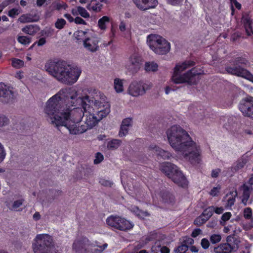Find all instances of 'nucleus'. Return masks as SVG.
Listing matches in <instances>:
<instances>
[{"mask_svg": "<svg viewBox=\"0 0 253 253\" xmlns=\"http://www.w3.org/2000/svg\"><path fill=\"white\" fill-rule=\"evenodd\" d=\"M106 96L94 88L61 89L45 103L44 113L50 123L65 126L72 135L92 128L110 112Z\"/></svg>", "mask_w": 253, "mask_h": 253, "instance_id": "1", "label": "nucleus"}, {"mask_svg": "<svg viewBox=\"0 0 253 253\" xmlns=\"http://www.w3.org/2000/svg\"><path fill=\"white\" fill-rule=\"evenodd\" d=\"M166 133L169 144L178 155L193 165L201 162L202 150L200 144L193 140L181 126L173 125Z\"/></svg>", "mask_w": 253, "mask_h": 253, "instance_id": "2", "label": "nucleus"}, {"mask_svg": "<svg viewBox=\"0 0 253 253\" xmlns=\"http://www.w3.org/2000/svg\"><path fill=\"white\" fill-rule=\"evenodd\" d=\"M45 68L49 74L67 84L75 83L81 74L80 68L71 66L61 60L49 62L45 65Z\"/></svg>", "mask_w": 253, "mask_h": 253, "instance_id": "3", "label": "nucleus"}, {"mask_svg": "<svg viewBox=\"0 0 253 253\" xmlns=\"http://www.w3.org/2000/svg\"><path fill=\"white\" fill-rule=\"evenodd\" d=\"M195 65V62L191 60H187L177 64L174 69L171 77V81L175 84L187 83L188 84H196L199 80L200 75L204 73L203 70L198 71L196 68H192L183 73L185 70Z\"/></svg>", "mask_w": 253, "mask_h": 253, "instance_id": "4", "label": "nucleus"}, {"mask_svg": "<svg viewBox=\"0 0 253 253\" xmlns=\"http://www.w3.org/2000/svg\"><path fill=\"white\" fill-rule=\"evenodd\" d=\"M108 247L107 243L98 246L96 242H91L84 238L76 240L73 244V250L76 253H102Z\"/></svg>", "mask_w": 253, "mask_h": 253, "instance_id": "5", "label": "nucleus"}, {"mask_svg": "<svg viewBox=\"0 0 253 253\" xmlns=\"http://www.w3.org/2000/svg\"><path fill=\"white\" fill-rule=\"evenodd\" d=\"M160 169L177 185L182 187L187 185V179L176 165L165 162L161 164Z\"/></svg>", "mask_w": 253, "mask_h": 253, "instance_id": "6", "label": "nucleus"}, {"mask_svg": "<svg viewBox=\"0 0 253 253\" xmlns=\"http://www.w3.org/2000/svg\"><path fill=\"white\" fill-rule=\"evenodd\" d=\"M147 43L150 48L156 54L164 55L170 49V44L162 36L156 35H149L147 37Z\"/></svg>", "mask_w": 253, "mask_h": 253, "instance_id": "7", "label": "nucleus"}, {"mask_svg": "<svg viewBox=\"0 0 253 253\" xmlns=\"http://www.w3.org/2000/svg\"><path fill=\"white\" fill-rule=\"evenodd\" d=\"M86 32L77 31L74 35L78 41L83 40V45L85 49L91 52H94L99 49L98 39L92 35H86Z\"/></svg>", "mask_w": 253, "mask_h": 253, "instance_id": "8", "label": "nucleus"}, {"mask_svg": "<svg viewBox=\"0 0 253 253\" xmlns=\"http://www.w3.org/2000/svg\"><path fill=\"white\" fill-rule=\"evenodd\" d=\"M106 221L110 227L123 231L129 230L134 226L130 221L117 215H111L108 217Z\"/></svg>", "mask_w": 253, "mask_h": 253, "instance_id": "9", "label": "nucleus"}, {"mask_svg": "<svg viewBox=\"0 0 253 253\" xmlns=\"http://www.w3.org/2000/svg\"><path fill=\"white\" fill-rule=\"evenodd\" d=\"M152 87V84L150 82L134 81L130 84L127 92L133 97H138L143 95Z\"/></svg>", "mask_w": 253, "mask_h": 253, "instance_id": "10", "label": "nucleus"}, {"mask_svg": "<svg viewBox=\"0 0 253 253\" xmlns=\"http://www.w3.org/2000/svg\"><path fill=\"white\" fill-rule=\"evenodd\" d=\"M142 59L137 53H132L125 64V69L129 73L134 74L137 72L141 67Z\"/></svg>", "mask_w": 253, "mask_h": 253, "instance_id": "11", "label": "nucleus"}, {"mask_svg": "<svg viewBox=\"0 0 253 253\" xmlns=\"http://www.w3.org/2000/svg\"><path fill=\"white\" fill-rule=\"evenodd\" d=\"M226 71L229 74L244 78L253 83V75L236 63L234 65L227 66Z\"/></svg>", "mask_w": 253, "mask_h": 253, "instance_id": "12", "label": "nucleus"}, {"mask_svg": "<svg viewBox=\"0 0 253 253\" xmlns=\"http://www.w3.org/2000/svg\"><path fill=\"white\" fill-rule=\"evenodd\" d=\"M15 97V92L12 87L0 83V98H2L6 102H9Z\"/></svg>", "mask_w": 253, "mask_h": 253, "instance_id": "13", "label": "nucleus"}, {"mask_svg": "<svg viewBox=\"0 0 253 253\" xmlns=\"http://www.w3.org/2000/svg\"><path fill=\"white\" fill-rule=\"evenodd\" d=\"M239 109L244 116L253 119V101H242L239 105Z\"/></svg>", "mask_w": 253, "mask_h": 253, "instance_id": "14", "label": "nucleus"}, {"mask_svg": "<svg viewBox=\"0 0 253 253\" xmlns=\"http://www.w3.org/2000/svg\"><path fill=\"white\" fill-rule=\"evenodd\" d=\"M133 1L136 6L142 10L154 8L158 4L157 0H133Z\"/></svg>", "mask_w": 253, "mask_h": 253, "instance_id": "15", "label": "nucleus"}, {"mask_svg": "<svg viewBox=\"0 0 253 253\" xmlns=\"http://www.w3.org/2000/svg\"><path fill=\"white\" fill-rule=\"evenodd\" d=\"M250 158L251 156L248 153L243 154L234 164L231 168L232 170L234 172H236L239 170L243 169L246 165V164L249 162Z\"/></svg>", "mask_w": 253, "mask_h": 253, "instance_id": "16", "label": "nucleus"}, {"mask_svg": "<svg viewBox=\"0 0 253 253\" xmlns=\"http://www.w3.org/2000/svg\"><path fill=\"white\" fill-rule=\"evenodd\" d=\"M238 249V245L234 243L233 245L221 244L214 249L216 253H231Z\"/></svg>", "mask_w": 253, "mask_h": 253, "instance_id": "17", "label": "nucleus"}, {"mask_svg": "<svg viewBox=\"0 0 253 253\" xmlns=\"http://www.w3.org/2000/svg\"><path fill=\"white\" fill-rule=\"evenodd\" d=\"M148 150L164 159H169L172 156L170 152L162 149L155 144L150 145L148 147Z\"/></svg>", "mask_w": 253, "mask_h": 253, "instance_id": "18", "label": "nucleus"}, {"mask_svg": "<svg viewBox=\"0 0 253 253\" xmlns=\"http://www.w3.org/2000/svg\"><path fill=\"white\" fill-rule=\"evenodd\" d=\"M244 218L248 221V223L244 225V228L247 230L253 227V210L250 207L246 208L243 211Z\"/></svg>", "mask_w": 253, "mask_h": 253, "instance_id": "19", "label": "nucleus"}, {"mask_svg": "<svg viewBox=\"0 0 253 253\" xmlns=\"http://www.w3.org/2000/svg\"><path fill=\"white\" fill-rule=\"evenodd\" d=\"M214 207L211 206L207 208L203 212L202 215L196 218L194 221L195 224L201 225L205 223L212 215Z\"/></svg>", "mask_w": 253, "mask_h": 253, "instance_id": "20", "label": "nucleus"}, {"mask_svg": "<svg viewBox=\"0 0 253 253\" xmlns=\"http://www.w3.org/2000/svg\"><path fill=\"white\" fill-rule=\"evenodd\" d=\"M242 189L243 190L242 203L244 205V206H246L248 204L250 194L253 192V188L252 186H249V185L245 183L242 186Z\"/></svg>", "mask_w": 253, "mask_h": 253, "instance_id": "21", "label": "nucleus"}, {"mask_svg": "<svg viewBox=\"0 0 253 253\" xmlns=\"http://www.w3.org/2000/svg\"><path fill=\"white\" fill-rule=\"evenodd\" d=\"M242 21L245 27L247 34L248 36L253 35L252 22L249 15L247 14L244 15L242 17Z\"/></svg>", "mask_w": 253, "mask_h": 253, "instance_id": "22", "label": "nucleus"}, {"mask_svg": "<svg viewBox=\"0 0 253 253\" xmlns=\"http://www.w3.org/2000/svg\"><path fill=\"white\" fill-rule=\"evenodd\" d=\"M128 209L135 214L138 218L144 219L150 216V214L146 211H142L135 206H131L128 207Z\"/></svg>", "mask_w": 253, "mask_h": 253, "instance_id": "23", "label": "nucleus"}, {"mask_svg": "<svg viewBox=\"0 0 253 253\" xmlns=\"http://www.w3.org/2000/svg\"><path fill=\"white\" fill-rule=\"evenodd\" d=\"M103 5L98 2L96 0H91L86 6L87 9L90 11L94 12H100L102 8Z\"/></svg>", "mask_w": 253, "mask_h": 253, "instance_id": "24", "label": "nucleus"}, {"mask_svg": "<svg viewBox=\"0 0 253 253\" xmlns=\"http://www.w3.org/2000/svg\"><path fill=\"white\" fill-rule=\"evenodd\" d=\"M236 194H233V192H230L226 194L223 198V202L226 208H231L234 205Z\"/></svg>", "mask_w": 253, "mask_h": 253, "instance_id": "25", "label": "nucleus"}, {"mask_svg": "<svg viewBox=\"0 0 253 253\" xmlns=\"http://www.w3.org/2000/svg\"><path fill=\"white\" fill-rule=\"evenodd\" d=\"M124 80L118 78L114 79L113 86L115 91L117 93H121L124 91Z\"/></svg>", "mask_w": 253, "mask_h": 253, "instance_id": "26", "label": "nucleus"}, {"mask_svg": "<svg viewBox=\"0 0 253 253\" xmlns=\"http://www.w3.org/2000/svg\"><path fill=\"white\" fill-rule=\"evenodd\" d=\"M122 144V141L117 139H113L107 141L106 147L108 150H115L117 149Z\"/></svg>", "mask_w": 253, "mask_h": 253, "instance_id": "27", "label": "nucleus"}, {"mask_svg": "<svg viewBox=\"0 0 253 253\" xmlns=\"http://www.w3.org/2000/svg\"><path fill=\"white\" fill-rule=\"evenodd\" d=\"M158 64L154 61H148L144 64V70L148 73L155 72L158 70Z\"/></svg>", "mask_w": 253, "mask_h": 253, "instance_id": "28", "label": "nucleus"}, {"mask_svg": "<svg viewBox=\"0 0 253 253\" xmlns=\"http://www.w3.org/2000/svg\"><path fill=\"white\" fill-rule=\"evenodd\" d=\"M191 117L193 119V121L195 123H198L204 118V113L201 110H199L197 108L194 109L191 113Z\"/></svg>", "mask_w": 253, "mask_h": 253, "instance_id": "29", "label": "nucleus"}, {"mask_svg": "<svg viewBox=\"0 0 253 253\" xmlns=\"http://www.w3.org/2000/svg\"><path fill=\"white\" fill-rule=\"evenodd\" d=\"M22 31L30 35H34L40 30L39 27L37 25H29L22 29Z\"/></svg>", "mask_w": 253, "mask_h": 253, "instance_id": "30", "label": "nucleus"}, {"mask_svg": "<svg viewBox=\"0 0 253 253\" xmlns=\"http://www.w3.org/2000/svg\"><path fill=\"white\" fill-rule=\"evenodd\" d=\"M152 251L154 252L160 251L161 253H169L170 250L166 246L162 247L159 244V243L157 242L155 243V245L152 247Z\"/></svg>", "mask_w": 253, "mask_h": 253, "instance_id": "31", "label": "nucleus"}, {"mask_svg": "<svg viewBox=\"0 0 253 253\" xmlns=\"http://www.w3.org/2000/svg\"><path fill=\"white\" fill-rule=\"evenodd\" d=\"M119 30L123 33L124 36L126 38H128L130 35V30L127 28L126 23L122 21L119 25Z\"/></svg>", "mask_w": 253, "mask_h": 253, "instance_id": "32", "label": "nucleus"}, {"mask_svg": "<svg viewBox=\"0 0 253 253\" xmlns=\"http://www.w3.org/2000/svg\"><path fill=\"white\" fill-rule=\"evenodd\" d=\"M127 173V171H126V170L122 171V172L121 173V181H122V183L123 184L124 187L125 189H126V191L128 190L127 192L129 194H131L132 193L131 192H130V191L132 190L130 189V188L129 187L130 186L128 185V183H126V182H125Z\"/></svg>", "mask_w": 253, "mask_h": 253, "instance_id": "33", "label": "nucleus"}, {"mask_svg": "<svg viewBox=\"0 0 253 253\" xmlns=\"http://www.w3.org/2000/svg\"><path fill=\"white\" fill-rule=\"evenodd\" d=\"M110 21V18L107 16H103L99 19L98 21V26L100 29L104 31L106 29V24Z\"/></svg>", "mask_w": 253, "mask_h": 253, "instance_id": "34", "label": "nucleus"}, {"mask_svg": "<svg viewBox=\"0 0 253 253\" xmlns=\"http://www.w3.org/2000/svg\"><path fill=\"white\" fill-rule=\"evenodd\" d=\"M23 201L24 200L22 199L16 200L12 203L11 206L9 205L8 207L11 210L18 211H19V208L22 205Z\"/></svg>", "mask_w": 253, "mask_h": 253, "instance_id": "35", "label": "nucleus"}, {"mask_svg": "<svg viewBox=\"0 0 253 253\" xmlns=\"http://www.w3.org/2000/svg\"><path fill=\"white\" fill-rule=\"evenodd\" d=\"M232 214L230 212H225L221 216L220 223L222 226H225L226 222L228 221L231 217Z\"/></svg>", "mask_w": 253, "mask_h": 253, "instance_id": "36", "label": "nucleus"}, {"mask_svg": "<svg viewBox=\"0 0 253 253\" xmlns=\"http://www.w3.org/2000/svg\"><path fill=\"white\" fill-rule=\"evenodd\" d=\"M77 10L79 12V15L84 18H88L90 17L89 13L84 7L77 6Z\"/></svg>", "mask_w": 253, "mask_h": 253, "instance_id": "37", "label": "nucleus"}, {"mask_svg": "<svg viewBox=\"0 0 253 253\" xmlns=\"http://www.w3.org/2000/svg\"><path fill=\"white\" fill-rule=\"evenodd\" d=\"M24 63L23 61L18 59H13L12 60V66L17 69L22 68L24 66Z\"/></svg>", "mask_w": 253, "mask_h": 253, "instance_id": "38", "label": "nucleus"}, {"mask_svg": "<svg viewBox=\"0 0 253 253\" xmlns=\"http://www.w3.org/2000/svg\"><path fill=\"white\" fill-rule=\"evenodd\" d=\"M17 40L19 42L23 44V45H27L29 44L31 42V40L29 38L24 36H21L18 37Z\"/></svg>", "mask_w": 253, "mask_h": 253, "instance_id": "39", "label": "nucleus"}, {"mask_svg": "<svg viewBox=\"0 0 253 253\" xmlns=\"http://www.w3.org/2000/svg\"><path fill=\"white\" fill-rule=\"evenodd\" d=\"M6 155V152L4 146L0 142V164L5 159Z\"/></svg>", "mask_w": 253, "mask_h": 253, "instance_id": "40", "label": "nucleus"}, {"mask_svg": "<svg viewBox=\"0 0 253 253\" xmlns=\"http://www.w3.org/2000/svg\"><path fill=\"white\" fill-rule=\"evenodd\" d=\"M9 120L5 116L0 115V127H3L8 125Z\"/></svg>", "mask_w": 253, "mask_h": 253, "instance_id": "41", "label": "nucleus"}, {"mask_svg": "<svg viewBox=\"0 0 253 253\" xmlns=\"http://www.w3.org/2000/svg\"><path fill=\"white\" fill-rule=\"evenodd\" d=\"M129 128L128 127L121 125L119 133V136L121 137L125 136L128 133Z\"/></svg>", "mask_w": 253, "mask_h": 253, "instance_id": "42", "label": "nucleus"}, {"mask_svg": "<svg viewBox=\"0 0 253 253\" xmlns=\"http://www.w3.org/2000/svg\"><path fill=\"white\" fill-rule=\"evenodd\" d=\"M221 240V237L219 234H213L211 236L210 241L212 244H216Z\"/></svg>", "mask_w": 253, "mask_h": 253, "instance_id": "43", "label": "nucleus"}, {"mask_svg": "<svg viewBox=\"0 0 253 253\" xmlns=\"http://www.w3.org/2000/svg\"><path fill=\"white\" fill-rule=\"evenodd\" d=\"M66 24V21L62 18L58 19L55 24V27L58 29H62Z\"/></svg>", "mask_w": 253, "mask_h": 253, "instance_id": "44", "label": "nucleus"}, {"mask_svg": "<svg viewBox=\"0 0 253 253\" xmlns=\"http://www.w3.org/2000/svg\"><path fill=\"white\" fill-rule=\"evenodd\" d=\"M220 189L221 186L220 185L214 187L210 192V194L212 197L216 196L219 193Z\"/></svg>", "mask_w": 253, "mask_h": 253, "instance_id": "45", "label": "nucleus"}, {"mask_svg": "<svg viewBox=\"0 0 253 253\" xmlns=\"http://www.w3.org/2000/svg\"><path fill=\"white\" fill-rule=\"evenodd\" d=\"M20 13V9L19 8H12L8 12V15L11 17H14L18 15Z\"/></svg>", "mask_w": 253, "mask_h": 253, "instance_id": "46", "label": "nucleus"}, {"mask_svg": "<svg viewBox=\"0 0 253 253\" xmlns=\"http://www.w3.org/2000/svg\"><path fill=\"white\" fill-rule=\"evenodd\" d=\"M104 159L103 155L99 152L96 154L95 159L94 160V163L98 164L101 163Z\"/></svg>", "mask_w": 253, "mask_h": 253, "instance_id": "47", "label": "nucleus"}, {"mask_svg": "<svg viewBox=\"0 0 253 253\" xmlns=\"http://www.w3.org/2000/svg\"><path fill=\"white\" fill-rule=\"evenodd\" d=\"M188 247L185 245H181L174 250L175 253H183L187 250Z\"/></svg>", "mask_w": 253, "mask_h": 253, "instance_id": "48", "label": "nucleus"}, {"mask_svg": "<svg viewBox=\"0 0 253 253\" xmlns=\"http://www.w3.org/2000/svg\"><path fill=\"white\" fill-rule=\"evenodd\" d=\"M122 125L130 128L132 126V119L129 118L124 119L122 122Z\"/></svg>", "mask_w": 253, "mask_h": 253, "instance_id": "49", "label": "nucleus"}, {"mask_svg": "<svg viewBox=\"0 0 253 253\" xmlns=\"http://www.w3.org/2000/svg\"><path fill=\"white\" fill-rule=\"evenodd\" d=\"M99 183L105 186H111L113 184L110 180L104 178H100Z\"/></svg>", "mask_w": 253, "mask_h": 253, "instance_id": "50", "label": "nucleus"}, {"mask_svg": "<svg viewBox=\"0 0 253 253\" xmlns=\"http://www.w3.org/2000/svg\"><path fill=\"white\" fill-rule=\"evenodd\" d=\"M56 8L58 10L61 9H66L67 7V4L63 1L57 2L55 4Z\"/></svg>", "mask_w": 253, "mask_h": 253, "instance_id": "51", "label": "nucleus"}, {"mask_svg": "<svg viewBox=\"0 0 253 253\" xmlns=\"http://www.w3.org/2000/svg\"><path fill=\"white\" fill-rule=\"evenodd\" d=\"M230 1L231 4V7L232 9V11L233 12V7L235 6L238 9H240L241 8V4L239 3L236 0H229Z\"/></svg>", "mask_w": 253, "mask_h": 253, "instance_id": "52", "label": "nucleus"}, {"mask_svg": "<svg viewBox=\"0 0 253 253\" xmlns=\"http://www.w3.org/2000/svg\"><path fill=\"white\" fill-rule=\"evenodd\" d=\"M236 63L238 65H239V64L246 65V64H248V61L245 58H241V57H240V58H238L237 59V60H236Z\"/></svg>", "mask_w": 253, "mask_h": 253, "instance_id": "53", "label": "nucleus"}, {"mask_svg": "<svg viewBox=\"0 0 253 253\" xmlns=\"http://www.w3.org/2000/svg\"><path fill=\"white\" fill-rule=\"evenodd\" d=\"M226 242L225 244H229V245H233L234 243H236L238 244V241H236L235 238L231 236H228L226 239Z\"/></svg>", "mask_w": 253, "mask_h": 253, "instance_id": "54", "label": "nucleus"}, {"mask_svg": "<svg viewBox=\"0 0 253 253\" xmlns=\"http://www.w3.org/2000/svg\"><path fill=\"white\" fill-rule=\"evenodd\" d=\"M201 244L202 247L205 249H208L210 246L209 241L207 239L205 238L202 240Z\"/></svg>", "mask_w": 253, "mask_h": 253, "instance_id": "55", "label": "nucleus"}, {"mask_svg": "<svg viewBox=\"0 0 253 253\" xmlns=\"http://www.w3.org/2000/svg\"><path fill=\"white\" fill-rule=\"evenodd\" d=\"M221 170L219 169H213L211 171V176L213 178H216L218 176Z\"/></svg>", "mask_w": 253, "mask_h": 253, "instance_id": "56", "label": "nucleus"}, {"mask_svg": "<svg viewBox=\"0 0 253 253\" xmlns=\"http://www.w3.org/2000/svg\"><path fill=\"white\" fill-rule=\"evenodd\" d=\"M74 22L77 24L86 25V22L80 17H77L75 18Z\"/></svg>", "mask_w": 253, "mask_h": 253, "instance_id": "57", "label": "nucleus"}, {"mask_svg": "<svg viewBox=\"0 0 253 253\" xmlns=\"http://www.w3.org/2000/svg\"><path fill=\"white\" fill-rule=\"evenodd\" d=\"M46 42L45 39L44 38H41L38 41L35 43V44H37L38 46H42Z\"/></svg>", "mask_w": 253, "mask_h": 253, "instance_id": "58", "label": "nucleus"}, {"mask_svg": "<svg viewBox=\"0 0 253 253\" xmlns=\"http://www.w3.org/2000/svg\"><path fill=\"white\" fill-rule=\"evenodd\" d=\"M224 209L223 207H214V211H214L217 214H221L222 213L223 211H224Z\"/></svg>", "mask_w": 253, "mask_h": 253, "instance_id": "59", "label": "nucleus"}, {"mask_svg": "<svg viewBox=\"0 0 253 253\" xmlns=\"http://www.w3.org/2000/svg\"><path fill=\"white\" fill-rule=\"evenodd\" d=\"M201 233V230L200 229H195L192 233V236L194 238L196 237Z\"/></svg>", "mask_w": 253, "mask_h": 253, "instance_id": "60", "label": "nucleus"}, {"mask_svg": "<svg viewBox=\"0 0 253 253\" xmlns=\"http://www.w3.org/2000/svg\"><path fill=\"white\" fill-rule=\"evenodd\" d=\"M15 77L19 80H20L23 78V74L21 71H17L15 75Z\"/></svg>", "mask_w": 253, "mask_h": 253, "instance_id": "61", "label": "nucleus"}, {"mask_svg": "<svg viewBox=\"0 0 253 253\" xmlns=\"http://www.w3.org/2000/svg\"><path fill=\"white\" fill-rule=\"evenodd\" d=\"M34 220L38 221L41 218V215L39 212H36L33 216Z\"/></svg>", "mask_w": 253, "mask_h": 253, "instance_id": "62", "label": "nucleus"}, {"mask_svg": "<svg viewBox=\"0 0 253 253\" xmlns=\"http://www.w3.org/2000/svg\"><path fill=\"white\" fill-rule=\"evenodd\" d=\"M168 2L173 5L179 4L181 2V0H167Z\"/></svg>", "mask_w": 253, "mask_h": 253, "instance_id": "63", "label": "nucleus"}, {"mask_svg": "<svg viewBox=\"0 0 253 253\" xmlns=\"http://www.w3.org/2000/svg\"><path fill=\"white\" fill-rule=\"evenodd\" d=\"M57 252L61 253V252L58 250H56L55 249V248L53 245V247L50 249L49 251H48V253H56Z\"/></svg>", "mask_w": 253, "mask_h": 253, "instance_id": "64", "label": "nucleus"}]
</instances>
